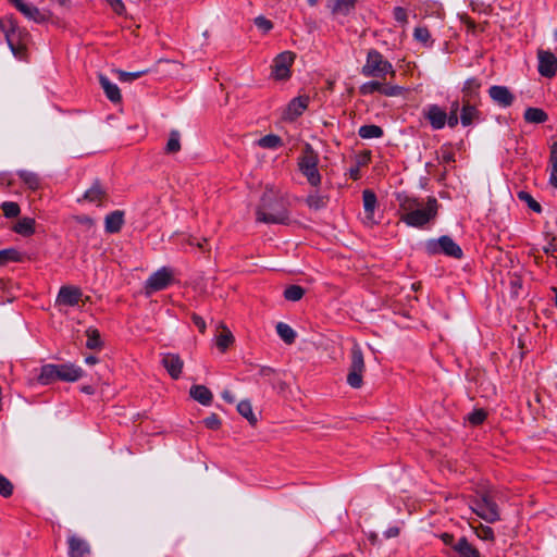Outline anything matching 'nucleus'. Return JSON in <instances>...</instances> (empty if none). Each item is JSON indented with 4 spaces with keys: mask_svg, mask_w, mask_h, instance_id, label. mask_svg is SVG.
<instances>
[{
    "mask_svg": "<svg viewBox=\"0 0 557 557\" xmlns=\"http://www.w3.org/2000/svg\"><path fill=\"white\" fill-rule=\"evenodd\" d=\"M257 221L268 224H288L287 201L273 188H267L256 211Z\"/></svg>",
    "mask_w": 557,
    "mask_h": 557,
    "instance_id": "obj_1",
    "label": "nucleus"
},
{
    "mask_svg": "<svg viewBox=\"0 0 557 557\" xmlns=\"http://www.w3.org/2000/svg\"><path fill=\"white\" fill-rule=\"evenodd\" d=\"M437 208L434 197H429L425 205L416 198L404 197L400 200L401 220L410 226L422 227L436 216Z\"/></svg>",
    "mask_w": 557,
    "mask_h": 557,
    "instance_id": "obj_2",
    "label": "nucleus"
},
{
    "mask_svg": "<svg viewBox=\"0 0 557 557\" xmlns=\"http://www.w3.org/2000/svg\"><path fill=\"white\" fill-rule=\"evenodd\" d=\"M0 32L4 34L13 55L21 61H26L28 58V48L32 44V35L29 32L25 27L20 26L13 15L0 18Z\"/></svg>",
    "mask_w": 557,
    "mask_h": 557,
    "instance_id": "obj_3",
    "label": "nucleus"
},
{
    "mask_svg": "<svg viewBox=\"0 0 557 557\" xmlns=\"http://www.w3.org/2000/svg\"><path fill=\"white\" fill-rule=\"evenodd\" d=\"M361 74L364 77H374L386 81L387 76L394 78L396 72L393 69L392 63L387 61L380 51L371 49L368 51L366 63L361 69Z\"/></svg>",
    "mask_w": 557,
    "mask_h": 557,
    "instance_id": "obj_4",
    "label": "nucleus"
},
{
    "mask_svg": "<svg viewBox=\"0 0 557 557\" xmlns=\"http://www.w3.org/2000/svg\"><path fill=\"white\" fill-rule=\"evenodd\" d=\"M318 153L313 150L311 145L307 144L302 150L301 157L299 158L298 166L312 187H318L321 184V174L318 170Z\"/></svg>",
    "mask_w": 557,
    "mask_h": 557,
    "instance_id": "obj_5",
    "label": "nucleus"
},
{
    "mask_svg": "<svg viewBox=\"0 0 557 557\" xmlns=\"http://www.w3.org/2000/svg\"><path fill=\"white\" fill-rule=\"evenodd\" d=\"M424 247L425 251L431 256L444 253L455 259H461L463 256L460 246L447 235H443L438 239H429Z\"/></svg>",
    "mask_w": 557,
    "mask_h": 557,
    "instance_id": "obj_6",
    "label": "nucleus"
},
{
    "mask_svg": "<svg viewBox=\"0 0 557 557\" xmlns=\"http://www.w3.org/2000/svg\"><path fill=\"white\" fill-rule=\"evenodd\" d=\"M366 370L363 354L358 344H355L350 351V366L347 374V383L352 388L362 386V375Z\"/></svg>",
    "mask_w": 557,
    "mask_h": 557,
    "instance_id": "obj_7",
    "label": "nucleus"
},
{
    "mask_svg": "<svg viewBox=\"0 0 557 557\" xmlns=\"http://www.w3.org/2000/svg\"><path fill=\"white\" fill-rule=\"evenodd\" d=\"M473 511L488 523L499 520V510L497 504L488 493H483L473 500Z\"/></svg>",
    "mask_w": 557,
    "mask_h": 557,
    "instance_id": "obj_8",
    "label": "nucleus"
},
{
    "mask_svg": "<svg viewBox=\"0 0 557 557\" xmlns=\"http://www.w3.org/2000/svg\"><path fill=\"white\" fill-rule=\"evenodd\" d=\"M16 10H18L26 18L34 21L35 23L42 24L50 17V13L41 11L37 7L25 2V0H9Z\"/></svg>",
    "mask_w": 557,
    "mask_h": 557,
    "instance_id": "obj_9",
    "label": "nucleus"
},
{
    "mask_svg": "<svg viewBox=\"0 0 557 557\" xmlns=\"http://www.w3.org/2000/svg\"><path fill=\"white\" fill-rule=\"evenodd\" d=\"M295 54L290 51L281 52L275 57L272 64V74L277 79H286L290 75V66L294 62Z\"/></svg>",
    "mask_w": 557,
    "mask_h": 557,
    "instance_id": "obj_10",
    "label": "nucleus"
},
{
    "mask_svg": "<svg viewBox=\"0 0 557 557\" xmlns=\"http://www.w3.org/2000/svg\"><path fill=\"white\" fill-rule=\"evenodd\" d=\"M422 115L434 131L442 129L446 125L447 112L438 104L426 106L422 110Z\"/></svg>",
    "mask_w": 557,
    "mask_h": 557,
    "instance_id": "obj_11",
    "label": "nucleus"
},
{
    "mask_svg": "<svg viewBox=\"0 0 557 557\" xmlns=\"http://www.w3.org/2000/svg\"><path fill=\"white\" fill-rule=\"evenodd\" d=\"M539 73L547 78H552L557 73V58L549 51L544 49L537 50Z\"/></svg>",
    "mask_w": 557,
    "mask_h": 557,
    "instance_id": "obj_12",
    "label": "nucleus"
},
{
    "mask_svg": "<svg viewBox=\"0 0 557 557\" xmlns=\"http://www.w3.org/2000/svg\"><path fill=\"white\" fill-rule=\"evenodd\" d=\"M172 282V273L166 269L162 268L150 275L146 283L147 293L159 292L166 288Z\"/></svg>",
    "mask_w": 557,
    "mask_h": 557,
    "instance_id": "obj_13",
    "label": "nucleus"
},
{
    "mask_svg": "<svg viewBox=\"0 0 557 557\" xmlns=\"http://www.w3.org/2000/svg\"><path fill=\"white\" fill-rule=\"evenodd\" d=\"M479 104L460 101V123L463 127H468L482 120V113L478 109Z\"/></svg>",
    "mask_w": 557,
    "mask_h": 557,
    "instance_id": "obj_14",
    "label": "nucleus"
},
{
    "mask_svg": "<svg viewBox=\"0 0 557 557\" xmlns=\"http://www.w3.org/2000/svg\"><path fill=\"white\" fill-rule=\"evenodd\" d=\"M488 96L494 103L502 108L510 107L515 101L513 94L506 86L494 85L488 89Z\"/></svg>",
    "mask_w": 557,
    "mask_h": 557,
    "instance_id": "obj_15",
    "label": "nucleus"
},
{
    "mask_svg": "<svg viewBox=\"0 0 557 557\" xmlns=\"http://www.w3.org/2000/svg\"><path fill=\"white\" fill-rule=\"evenodd\" d=\"M482 83L479 78L471 77L468 78L463 87L461 89L462 97L460 101H467L470 103H481V96H480V89H481Z\"/></svg>",
    "mask_w": 557,
    "mask_h": 557,
    "instance_id": "obj_16",
    "label": "nucleus"
},
{
    "mask_svg": "<svg viewBox=\"0 0 557 557\" xmlns=\"http://www.w3.org/2000/svg\"><path fill=\"white\" fill-rule=\"evenodd\" d=\"M83 293L78 287L62 286L59 290L57 302L63 306L74 307L82 299Z\"/></svg>",
    "mask_w": 557,
    "mask_h": 557,
    "instance_id": "obj_17",
    "label": "nucleus"
},
{
    "mask_svg": "<svg viewBox=\"0 0 557 557\" xmlns=\"http://www.w3.org/2000/svg\"><path fill=\"white\" fill-rule=\"evenodd\" d=\"M161 363L172 379L177 380L181 376L184 361L177 354H164Z\"/></svg>",
    "mask_w": 557,
    "mask_h": 557,
    "instance_id": "obj_18",
    "label": "nucleus"
},
{
    "mask_svg": "<svg viewBox=\"0 0 557 557\" xmlns=\"http://www.w3.org/2000/svg\"><path fill=\"white\" fill-rule=\"evenodd\" d=\"M309 103L308 96H299L294 98L287 106L284 117L289 121L296 120L307 109Z\"/></svg>",
    "mask_w": 557,
    "mask_h": 557,
    "instance_id": "obj_19",
    "label": "nucleus"
},
{
    "mask_svg": "<svg viewBox=\"0 0 557 557\" xmlns=\"http://www.w3.org/2000/svg\"><path fill=\"white\" fill-rule=\"evenodd\" d=\"M67 543L69 557H86L91 553L88 542L76 535L70 536Z\"/></svg>",
    "mask_w": 557,
    "mask_h": 557,
    "instance_id": "obj_20",
    "label": "nucleus"
},
{
    "mask_svg": "<svg viewBox=\"0 0 557 557\" xmlns=\"http://www.w3.org/2000/svg\"><path fill=\"white\" fill-rule=\"evenodd\" d=\"M58 370L59 380L64 382H76L84 375V370L72 363L58 364Z\"/></svg>",
    "mask_w": 557,
    "mask_h": 557,
    "instance_id": "obj_21",
    "label": "nucleus"
},
{
    "mask_svg": "<svg viewBox=\"0 0 557 557\" xmlns=\"http://www.w3.org/2000/svg\"><path fill=\"white\" fill-rule=\"evenodd\" d=\"M358 0H326V7L333 15H349L356 8Z\"/></svg>",
    "mask_w": 557,
    "mask_h": 557,
    "instance_id": "obj_22",
    "label": "nucleus"
},
{
    "mask_svg": "<svg viewBox=\"0 0 557 557\" xmlns=\"http://www.w3.org/2000/svg\"><path fill=\"white\" fill-rule=\"evenodd\" d=\"M363 208H364V222H374V210L377 203L376 195L371 189H364L362 193Z\"/></svg>",
    "mask_w": 557,
    "mask_h": 557,
    "instance_id": "obj_23",
    "label": "nucleus"
},
{
    "mask_svg": "<svg viewBox=\"0 0 557 557\" xmlns=\"http://www.w3.org/2000/svg\"><path fill=\"white\" fill-rule=\"evenodd\" d=\"M98 79H99V84H100L101 88L103 89L107 98L114 103L120 102L122 99V96H121L117 85L112 83L103 74H99Z\"/></svg>",
    "mask_w": 557,
    "mask_h": 557,
    "instance_id": "obj_24",
    "label": "nucleus"
},
{
    "mask_svg": "<svg viewBox=\"0 0 557 557\" xmlns=\"http://www.w3.org/2000/svg\"><path fill=\"white\" fill-rule=\"evenodd\" d=\"M124 224V212L115 210L106 216L104 228L109 234L119 233Z\"/></svg>",
    "mask_w": 557,
    "mask_h": 557,
    "instance_id": "obj_25",
    "label": "nucleus"
},
{
    "mask_svg": "<svg viewBox=\"0 0 557 557\" xmlns=\"http://www.w3.org/2000/svg\"><path fill=\"white\" fill-rule=\"evenodd\" d=\"M58 374V364L48 363L40 368V373L37 377V381L42 385H49L55 381H59Z\"/></svg>",
    "mask_w": 557,
    "mask_h": 557,
    "instance_id": "obj_26",
    "label": "nucleus"
},
{
    "mask_svg": "<svg viewBox=\"0 0 557 557\" xmlns=\"http://www.w3.org/2000/svg\"><path fill=\"white\" fill-rule=\"evenodd\" d=\"M455 553L458 557H481L478 548L470 544L465 536H461L459 540H457Z\"/></svg>",
    "mask_w": 557,
    "mask_h": 557,
    "instance_id": "obj_27",
    "label": "nucleus"
},
{
    "mask_svg": "<svg viewBox=\"0 0 557 557\" xmlns=\"http://www.w3.org/2000/svg\"><path fill=\"white\" fill-rule=\"evenodd\" d=\"M190 396L203 406H209L212 403L213 395L211 391L205 385H193L189 391Z\"/></svg>",
    "mask_w": 557,
    "mask_h": 557,
    "instance_id": "obj_28",
    "label": "nucleus"
},
{
    "mask_svg": "<svg viewBox=\"0 0 557 557\" xmlns=\"http://www.w3.org/2000/svg\"><path fill=\"white\" fill-rule=\"evenodd\" d=\"M220 329L221 332L216 335V347L224 352L234 343V336L224 324H220Z\"/></svg>",
    "mask_w": 557,
    "mask_h": 557,
    "instance_id": "obj_29",
    "label": "nucleus"
},
{
    "mask_svg": "<svg viewBox=\"0 0 557 557\" xmlns=\"http://www.w3.org/2000/svg\"><path fill=\"white\" fill-rule=\"evenodd\" d=\"M106 197L107 193L98 181H96L84 194V199L90 202H101Z\"/></svg>",
    "mask_w": 557,
    "mask_h": 557,
    "instance_id": "obj_30",
    "label": "nucleus"
},
{
    "mask_svg": "<svg viewBox=\"0 0 557 557\" xmlns=\"http://www.w3.org/2000/svg\"><path fill=\"white\" fill-rule=\"evenodd\" d=\"M524 120L528 123L541 124L548 120L547 113L540 108H528L523 114Z\"/></svg>",
    "mask_w": 557,
    "mask_h": 557,
    "instance_id": "obj_31",
    "label": "nucleus"
},
{
    "mask_svg": "<svg viewBox=\"0 0 557 557\" xmlns=\"http://www.w3.org/2000/svg\"><path fill=\"white\" fill-rule=\"evenodd\" d=\"M14 231L23 236H29L35 232V220L32 218H22L14 225Z\"/></svg>",
    "mask_w": 557,
    "mask_h": 557,
    "instance_id": "obj_32",
    "label": "nucleus"
},
{
    "mask_svg": "<svg viewBox=\"0 0 557 557\" xmlns=\"http://www.w3.org/2000/svg\"><path fill=\"white\" fill-rule=\"evenodd\" d=\"M358 135L363 139L381 138L384 135V132L381 126L370 124L362 125L358 131Z\"/></svg>",
    "mask_w": 557,
    "mask_h": 557,
    "instance_id": "obj_33",
    "label": "nucleus"
},
{
    "mask_svg": "<svg viewBox=\"0 0 557 557\" xmlns=\"http://www.w3.org/2000/svg\"><path fill=\"white\" fill-rule=\"evenodd\" d=\"M18 177L30 189L36 190L40 186V178L35 172L21 170L17 171Z\"/></svg>",
    "mask_w": 557,
    "mask_h": 557,
    "instance_id": "obj_34",
    "label": "nucleus"
},
{
    "mask_svg": "<svg viewBox=\"0 0 557 557\" xmlns=\"http://www.w3.org/2000/svg\"><path fill=\"white\" fill-rule=\"evenodd\" d=\"M276 333L288 345L293 344L296 339V332L284 322L276 324Z\"/></svg>",
    "mask_w": 557,
    "mask_h": 557,
    "instance_id": "obj_35",
    "label": "nucleus"
},
{
    "mask_svg": "<svg viewBox=\"0 0 557 557\" xmlns=\"http://www.w3.org/2000/svg\"><path fill=\"white\" fill-rule=\"evenodd\" d=\"M257 145L264 149H277L283 146V140L280 136L274 134H269L261 137Z\"/></svg>",
    "mask_w": 557,
    "mask_h": 557,
    "instance_id": "obj_36",
    "label": "nucleus"
},
{
    "mask_svg": "<svg viewBox=\"0 0 557 557\" xmlns=\"http://www.w3.org/2000/svg\"><path fill=\"white\" fill-rule=\"evenodd\" d=\"M86 347L91 350L101 349L102 348V341L100 338V333L97 329H87L86 330Z\"/></svg>",
    "mask_w": 557,
    "mask_h": 557,
    "instance_id": "obj_37",
    "label": "nucleus"
},
{
    "mask_svg": "<svg viewBox=\"0 0 557 557\" xmlns=\"http://www.w3.org/2000/svg\"><path fill=\"white\" fill-rule=\"evenodd\" d=\"M237 411L240 416L246 418L251 425L257 423L258 419L252 411V407L249 400L239 401L237 405Z\"/></svg>",
    "mask_w": 557,
    "mask_h": 557,
    "instance_id": "obj_38",
    "label": "nucleus"
},
{
    "mask_svg": "<svg viewBox=\"0 0 557 557\" xmlns=\"http://www.w3.org/2000/svg\"><path fill=\"white\" fill-rule=\"evenodd\" d=\"M460 111V101L458 99L451 101L449 107V113H447L446 124L450 128H455L460 122L458 112Z\"/></svg>",
    "mask_w": 557,
    "mask_h": 557,
    "instance_id": "obj_39",
    "label": "nucleus"
},
{
    "mask_svg": "<svg viewBox=\"0 0 557 557\" xmlns=\"http://www.w3.org/2000/svg\"><path fill=\"white\" fill-rule=\"evenodd\" d=\"M306 202L311 209L320 210L326 206L327 197L314 191L308 195Z\"/></svg>",
    "mask_w": 557,
    "mask_h": 557,
    "instance_id": "obj_40",
    "label": "nucleus"
},
{
    "mask_svg": "<svg viewBox=\"0 0 557 557\" xmlns=\"http://www.w3.org/2000/svg\"><path fill=\"white\" fill-rule=\"evenodd\" d=\"M304 295L305 289L299 285H290L284 290V297L289 301H298Z\"/></svg>",
    "mask_w": 557,
    "mask_h": 557,
    "instance_id": "obj_41",
    "label": "nucleus"
},
{
    "mask_svg": "<svg viewBox=\"0 0 557 557\" xmlns=\"http://www.w3.org/2000/svg\"><path fill=\"white\" fill-rule=\"evenodd\" d=\"M113 73L116 75L120 82L131 83L137 78H140L144 74H146V71L126 72L122 70H114Z\"/></svg>",
    "mask_w": 557,
    "mask_h": 557,
    "instance_id": "obj_42",
    "label": "nucleus"
},
{
    "mask_svg": "<svg viewBox=\"0 0 557 557\" xmlns=\"http://www.w3.org/2000/svg\"><path fill=\"white\" fill-rule=\"evenodd\" d=\"M180 133L177 131H172L170 133L169 140L166 143L165 151L168 153H175L180 151L181 149V141H180Z\"/></svg>",
    "mask_w": 557,
    "mask_h": 557,
    "instance_id": "obj_43",
    "label": "nucleus"
},
{
    "mask_svg": "<svg viewBox=\"0 0 557 557\" xmlns=\"http://www.w3.org/2000/svg\"><path fill=\"white\" fill-rule=\"evenodd\" d=\"M518 198L521 201L525 202L532 211H534L536 213L542 212L541 205L529 193L521 190L518 193Z\"/></svg>",
    "mask_w": 557,
    "mask_h": 557,
    "instance_id": "obj_44",
    "label": "nucleus"
},
{
    "mask_svg": "<svg viewBox=\"0 0 557 557\" xmlns=\"http://www.w3.org/2000/svg\"><path fill=\"white\" fill-rule=\"evenodd\" d=\"M21 253L14 248H8L0 250V265L8 263L9 261H20Z\"/></svg>",
    "mask_w": 557,
    "mask_h": 557,
    "instance_id": "obj_45",
    "label": "nucleus"
},
{
    "mask_svg": "<svg viewBox=\"0 0 557 557\" xmlns=\"http://www.w3.org/2000/svg\"><path fill=\"white\" fill-rule=\"evenodd\" d=\"M381 88H382V82L371 81V82H367V83L362 84L359 88V91L361 95H364V96L371 95L374 92L381 94Z\"/></svg>",
    "mask_w": 557,
    "mask_h": 557,
    "instance_id": "obj_46",
    "label": "nucleus"
},
{
    "mask_svg": "<svg viewBox=\"0 0 557 557\" xmlns=\"http://www.w3.org/2000/svg\"><path fill=\"white\" fill-rule=\"evenodd\" d=\"M3 214L7 218H16L20 214V206L13 201H5L1 205Z\"/></svg>",
    "mask_w": 557,
    "mask_h": 557,
    "instance_id": "obj_47",
    "label": "nucleus"
},
{
    "mask_svg": "<svg viewBox=\"0 0 557 557\" xmlns=\"http://www.w3.org/2000/svg\"><path fill=\"white\" fill-rule=\"evenodd\" d=\"M487 413L484 409H475L468 416V421L472 425H480L486 419Z\"/></svg>",
    "mask_w": 557,
    "mask_h": 557,
    "instance_id": "obj_48",
    "label": "nucleus"
},
{
    "mask_svg": "<svg viewBox=\"0 0 557 557\" xmlns=\"http://www.w3.org/2000/svg\"><path fill=\"white\" fill-rule=\"evenodd\" d=\"M476 535L485 541H494V531L491 527L484 525L482 523L479 524V527L475 528Z\"/></svg>",
    "mask_w": 557,
    "mask_h": 557,
    "instance_id": "obj_49",
    "label": "nucleus"
},
{
    "mask_svg": "<svg viewBox=\"0 0 557 557\" xmlns=\"http://www.w3.org/2000/svg\"><path fill=\"white\" fill-rule=\"evenodd\" d=\"M13 484L4 475L0 474V495L4 498L12 496Z\"/></svg>",
    "mask_w": 557,
    "mask_h": 557,
    "instance_id": "obj_50",
    "label": "nucleus"
},
{
    "mask_svg": "<svg viewBox=\"0 0 557 557\" xmlns=\"http://www.w3.org/2000/svg\"><path fill=\"white\" fill-rule=\"evenodd\" d=\"M404 88L397 85L384 84L382 82L381 94L387 97H396L403 94Z\"/></svg>",
    "mask_w": 557,
    "mask_h": 557,
    "instance_id": "obj_51",
    "label": "nucleus"
},
{
    "mask_svg": "<svg viewBox=\"0 0 557 557\" xmlns=\"http://www.w3.org/2000/svg\"><path fill=\"white\" fill-rule=\"evenodd\" d=\"M187 244L190 245V246H196L202 252L210 251V246L208 244V238L207 237L198 239L195 236H189L187 238Z\"/></svg>",
    "mask_w": 557,
    "mask_h": 557,
    "instance_id": "obj_52",
    "label": "nucleus"
},
{
    "mask_svg": "<svg viewBox=\"0 0 557 557\" xmlns=\"http://www.w3.org/2000/svg\"><path fill=\"white\" fill-rule=\"evenodd\" d=\"M413 37L417 41L426 45L431 38V34L426 27H416Z\"/></svg>",
    "mask_w": 557,
    "mask_h": 557,
    "instance_id": "obj_53",
    "label": "nucleus"
},
{
    "mask_svg": "<svg viewBox=\"0 0 557 557\" xmlns=\"http://www.w3.org/2000/svg\"><path fill=\"white\" fill-rule=\"evenodd\" d=\"M255 25L263 33H268L273 28V23L264 16H258L255 18Z\"/></svg>",
    "mask_w": 557,
    "mask_h": 557,
    "instance_id": "obj_54",
    "label": "nucleus"
},
{
    "mask_svg": "<svg viewBox=\"0 0 557 557\" xmlns=\"http://www.w3.org/2000/svg\"><path fill=\"white\" fill-rule=\"evenodd\" d=\"M205 425L210 430H218L221 426V420L218 414L211 413L203 420Z\"/></svg>",
    "mask_w": 557,
    "mask_h": 557,
    "instance_id": "obj_55",
    "label": "nucleus"
},
{
    "mask_svg": "<svg viewBox=\"0 0 557 557\" xmlns=\"http://www.w3.org/2000/svg\"><path fill=\"white\" fill-rule=\"evenodd\" d=\"M441 162L449 164L455 162V153L449 148H442Z\"/></svg>",
    "mask_w": 557,
    "mask_h": 557,
    "instance_id": "obj_56",
    "label": "nucleus"
},
{
    "mask_svg": "<svg viewBox=\"0 0 557 557\" xmlns=\"http://www.w3.org/2000/svg\"><path fill=\"white\" fill-rule=\"evenodd\" d=\"M393 15L394 18L399 23L407 22V11L401 7L394 8Z\"/></svg>",
    "mask_w": 557,
    "mask_h": 557,
    "instance_id": "obj_57",
    "label": "nucleus"
},
{
    "mask_svg": "<svg viewBox=\"0 0 557 557\" xmlns=\"http://www.w3.org/2000/svg\"><path fill=\"white\" fill-rule=\"evenodd\" d=\"M190 317H191V320H193L194 324L199 330V332L200 333H205L206 329H207L205 320L199 314H197V313H191Z\"/></svg>",
    "mask_w": 557,
    "mask_h": 557,
    "instance_id": "obj_58",
    "label": "nucleus"
},
{
    "mask_svg": "<svg viewBox=\"0 0 557 557\" xmlns=\"http://www.w3.org/2000/svg\"><path fill=\"white\" fill-rule=\"evenodd\" d=\"M440 537L445 545L450 546L453 548V550L455 552V546H456L457 541H455V537L453 534L445 532V533H442L440 535Z\"/></svg>",
    "mask_w": 557,
    "mask_h": 557,
    "instance_id": "obj_59",
    "label": "nucleus"
},
{
    "mask_svg": "<svg viewBox=\"0 0 557 557\" xmlns=\"http://www.w3.org/2000/svg\"><path fill=\"white\" fill-rule=\"evenodd\" d=\"M109 4L111 7V9L117 13V14H123L124 10H125V5L124 3L122 2V0H109Z\"/></svg>",
    "mask_w": 557,
    "mask_h": 557,
    "instance_id": "obj_60",
    "label": "nucleus"
},
{
    "mask_svg": "<svg viewBox=\"0 0 557 557\" xmlns=\"http://www.w3.org/2000/svg\"><path fill=\"white\" fill-rule=\"evenodd\" d=\"M543 251L549 256H553L554 252H557V240L555 236H552L550 242L543 248Z\"/></svg>",
    "mask_w": 557,
    "mask_h": 557,
    "instance_id": "obj_61",
    "label": "nucleus"
},
{
    "mask_svg": "<svg viewBox=\"0 0 557 557\" xmlns=\"http://www.w3.org/2000/svg\"><path fill=\"white\" fill-rule=\"evenodd\" d=\"M273 374H275V370L268 366H262L259 369V375L262 377H271Z\"/></svg>",
    "mask_w": 557,
    "mask_h": 557,
    "instance_id": "obj_62",
    "label": "nucleus"
},
{
    "mask_svg": "<svg viewBox=\"0 0 557 557\" xmlns=\"http://www.w3.org/2000/svg\"><path fill=\"white\" fill-rule=\"evenodd\" d=\"M550 165H552V169H550L549 183L554 187H557V163H550Z\"/></svg>",
    "mask_w": 557,
    "mask_h": 557,
    "instance_id": "obj_63",
    "label": "nucleus"
},
{
    "mask_svg": "<svg viewBox=\"0 0 557 557\" xmlns=\"http://www.w3.org/2000/svg\"><path fill=\"white\" fill-rule=\"evenodd\" d=\"M549 162L557 163V141H554L550 146Z\"/></svg>",
    "mask_w": 557,
    "mask_h": 557,
    "instance_id": "obj_64",
    "label": "nucleus"
}]
</instances>
